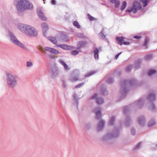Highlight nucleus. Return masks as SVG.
I'll return each mask as SVG.
<instances>
[{
  "mask_svg": "<svg viewBox=\"0 0 157 157\" xmlns=\"http://www.w3.org/2000/svg\"><path fill=\"white\" fill-rule=\"evenodd\" d=\"M16 8L18 14L23 13L25 10H32L33 6L32 3L28 0H18Z\"/></svg>",
  "mask_w": 157,
  "mask_h": 157,
  "instance_id": "obj_1",
  "label": "nucleus"
},
{
  "mask_svg": "<svg viewBox=\"0 0 157 157\" xmlns=\"http://www.w3.org/2000/svg\"><path fill=\"white\" fill-rule=\"evenodd\" d=\"M18 27L20 31L26 35L30 37H36L37 36L38 32L34 27L26 24H19Z\"/></svg>",
  "mask_w": 157,
  "mask_h": 157,
  "instance_id": "obj_2",
  "label": "nucleus"
},
{
  "mask_svg": "<svg viewBox=\"0 0 157 157\" xmlns=\"http://www.w3.org/2000/svg\"><path fill=\"white\" fill-rule=\"evenodd\" d=\"M136 80L135 79H132L129 80H124L121 82V96L123 98L125 97L128 92V87H135L137 85Z\"/></svg>",
  "mask_w": 157,
  "mask_h": 157,
  "instance_id": "obj_3",
  "label": "nucleus"
},
{
  "mask_svg": "<svg viewBox=\"0 0 157 157\" xmlns=\"http://www.w3.org/2000/svg\"><path fill=\"white\" fill-rule=\"evenodd\" d=\"M8 34L10 38V41L12 43L23 49H26V48L25 46L17 40L14 34L10 30H8Z\"/></svg>",
  "mask_w": 157,
  "mask_h": 157,
  "instance_id": "obj_4",
  "label": "nucleus"
},
{
  "mask_svg": "<svg viewBox=\"0 0 157 157\" xmlns=\"http://www.w3.org/2000/svg\"><path fill=\"white\" fill-rule=\"evenodd\" d=\"M7 83L10 87H14L17 84L18 77L15 75L8 74L6 75Z\"/></svg>",
  "mask_w": 157,
  "mask_h": 157,
  "instance_id": "obj_5",
  "label": "nucleus"
},
{
  "mask_svg": "<svg viewBox=\"0 0 157 157\" xmlns=\"http://www.w3.org/2000/svg\"><path fill=\"white\" fill-rule=\"evenodd\" d=\"M119 130L117 128H115L112 133H108L105 135L102 138L103 141H107L110 139L116 138L119 136Z\"/></svg>",
  "mask_w": 157,
  "mask_h": 157,
  "instance_id": "obj_6",
  "label": "nucleus"
},
{
  "mask_svg": "<svg viewBox=\"0 0 157 157\" xmlns=\"http://www.w3.org/2000/svg\"><path fill=\"white\" fill-rule=\"evenodd\" d=\"M142 6L140 3L137 2H134L133 3L132 7L127 9L126 11L128 12L132 11L133 13H136L137 10H140Z\"/></svg>",
  "mask_w": 157,
  "mask_h": 157,
  "instance_id": "obj_7",
  "label": "nucleus"
},
{
  "mask_svg": "<svg viewBox=\"0 0 157 157\" xmlns=\"http://www.w3.org/2000/svg\"><path fill=\"white\" fill-rule=\"evenodd\" d=\"M80 72L77 69H75L72 72L69 77V80L72 82H76L78 80Z\"/></svg>",
  "mask_w": 157,
  "mask_h": 157,
  "instance_id": "obj_8",
  "label": "nucleus"
},
{
  "mask_svg": "<svg viewBox=\"0 0 157 157\" xmlns=\"http://www.w3.org/2000/svg\"><path fill=\"white\" fill-rule=\"evenodd\" d=\"M41 26L42 28L43 36L46 37L47 39L49 40V36L46 37L47 32L49 29L48 25L46 22H44L41 24Z\"/></svg>",
  "mask_w": 157,
  "mask_h": 157,
  "instance_id": "obj_9",
  "label": "nucleus"
},
{
  "mask_svg": "<svg viewBox=\"0 0 157 157\" xmlns=\"http://www.w3.org/2000/svg\"><path fill=\"white\" fill-rule=\"evenodd\" d=\"M38 50L41 53L44 54V56L47 58H49V55L46 52H49V47H44L42 46H39L38 48Z\"/></svg>",
  "mask_w": 157,
  "mask_h": 157,
  "instance_id": "obj_10",
  "label": "nucleus"
},
{
  "mask_svg": "<svg viewBox=\"0 0 157 157\" xmlns=\"http://www.w3.org/2000/svg\"><path fill=\"white\" fill-rule=\"evenodd\" d=\"M36 12L37 14L40 19L44 21H46L47 20V18L43 14L41 8L40 7H38L37 8Z\"/></svg>",
  "mask_w": 157,
  "mask_h": 157,
  "instance_id": "obj_11",
  "label": "nucleus"
},
{
  "mask_svg": "<svg viewBox=\"0 0 157 157\" xmlns=\"http://www.w3.org/2000/svg\"><path fill=\"white\" fill-rule=\"evenodd\" d=\"M59 73V69L56 67H53L51 71V74L53 78H55L57 77Z\"/></svg>",
  "mask_w": 157,
  "mask_h": 157,
  "instance_id": "obj_12",
  "label": "nucleus"
},
{
  "mask_svg": "<svg viewBox=\"0 0 157 157\" xmlns=\"http://www.w3.org/2000/svg\"><path fill=\"white\" fill-rule=\"evenodd\" d=\"M87 43L86 41H80L78 42L77 44V49L81 50V48L85 47Z\"/></svg>",
  "mask_w": 157,
  "mask_h": 157,
  "instance_id": "obj_13",
  "label": "nucleus"
},
{
  "mask_svg": "<svg viewBox=\"0 0 157 157\" xmlns=\"http://www.w3.org/2000/svg\"><path fill=\"white\" fill-rule=\"evenodd\" d=\"M156 94L154 93L150 94L147 96V99L150 102H153L155 100Z\"/></svg>",
  "mask_w": 157,
  "mask_h": 157,
  "instance_id": "obj_14",
  "label": "nucleus"
},
{
  "mask_svg": "<svg viewBox=\"0 0 157 157\" xmlns=\"http://www.w3.org/2000/svg\"><path fill=\"white\" fill-rule=\"evenodd\" d=\"M144 102V100L143 99L140 98L138 100V101H135L133 104L138 108H140L143 105Z\"/></svg>",
  "mask_w": 157,
  "mask_h": 157,
  "instance_id": "obj_15",
  "label": "nucleus"
},
{
  "mask_svg": "<svg viewBox=\"0 0 157 157\" xmlns=\"http://www.w3.org/2000/svg\"><path fill=\"white\" fill-rule=\"evenodd\" d=\"M105 122L103 120H101L98 124L97 130L98 131H101L103 128L104 126Z\"/></svg>",
  "mask_w": 157,
  "mask_h": 157,
  "instance_id": "obj_16",
  "label": "nucleus"
},
{
  "mask_svg": "<svg viewBox=\"0 0 157 157\" xmlns=\"http://www.w3.org/2000/svg\"><path fill=\"white\" fill-rule=\"evenodd\" d=\"M100 109V108L97 107L94 110V112L96 113V118L97 119H99L101 118V112Z\"/></svg>",
  "mask_w": 157,
  "mask_h": 157,
  "instance_id": "obj_17",
  "label": "nucleus"
},
{
  "mask_svg": "<svg viewBox=\"0 0 157 157\" xmlns=\"http://www.w3.org/2000/svg\"><path fill=\"white\" fill-rule=\"evenodd\" d=\"M138 122L140 125L143 126L145 122V117L143 116L139 117L138 119Z\"/></svg>",
  "mask_w": 157,
  "mask_h": 157,
  "instance_id": "obj_18",
  "label": "nucleus"
},
{
  "mask_svg": "<svg viewBox=\"0 0 157 157\" xmlns=\"http://www.w3.org/2000/svg\"><path fill=\"white\" fill-rule=\"evenodd\" d=\"M93 50L95 59L97 60L99 59V50L96 47H94L93 48Z\"/></svg>",
  "mask_w": 157,
  "mask_h": 157,
  "instance_id": "obj_19",
  "label": "nucleus"
},
{
  "mask_svg": "<svg viewBox=\"0 0 157 157\" xmlns=\"http://www.w3.org/2000/svg\"><path fill=\"white\" fill-rule=\"evenodd\" d=\"M58 47L62 48L65 50H71L72 48L73 47L67 45L65 44H61L57 45Z\"/></svg>",
  "mask_w": 157,
  "mask_h": 157,
  "instance_id": "obj_20",
  "label": "nucleus"
},
{
  "mask_svg": "<svg viewBox=\"0 0 157 157\" xmlns=\"http://www.w3.org/2000/svg\"><path fill=\"white\" fill-rule=\"evenodd\" d=\"M60 40L62 42H66L69 40V37L66 35H62L60 37Z\"/></svg>",
  "mask_w": 157,
  "mask_h": 157,
  "instance_id": "obj_21",
  "label": "nucleus"
},
{
  "mask_svg": "<svg viewBox=\"0 0 157 157\" xmlns=\"http://www.w3.org/2000/svg\"><path fill=\"white\" fill-rule=\"evenodd\" d=\"M117 40L118 44L120 45H122L123 42H124V38L122 36H117L116 38Z\"/></svg>",
  "mask_w": 157,
  "mask_h": 157,
  "instance_id": "obj_22",
  "label": "nucleus"
},
{
  "mask_svg": "<svg viewBox=\"0 0 157 157\" xmlns=\"http://www.w3.org/2000/svg\"><path fill=\"white\" fill-rule=\"evenodd\" d=\"M59 62L63 66L65 70L68 71L70 69V68H69L68 65H67L63 60L61 59L59 60Z\"/></svg>",
  "mask_w": 157,
  "mask_h": 157,
  "instance_id": "obj_23",
  "label": "nucleus"
},
{
  "mask_svg": "<svg viewBox=\"0 0 157 157\" xmlns=\"http://www.w3.org/2000/svg\"><path fill=\"white\" fill-rule=\"evenodd\" d=\"M131 121V120L130 117L126 115L125 117V123L126 126H129L130 124Z\"/></svg>",
  "mask_w": 157,
  "mask_h": 157,
  "instance_id": "obj_24",
  "label": "nucleus"
},
{
  "mask_svg": "<svg viewBox=\"0 0 157 157\" xmlns=\"http://www.w3.org/2000/svg\"><path fill=\"white\" fill-rule=\"evenodd\" d=\"M142 61L141 59H139L136 61L135 65V68L136 69H137L140 67Z\"/></svg>",
  "mask_w": 157,
  "mask_h": 157,
  "instance_id": "obj_25",
  "label": "nucleus"
},
{
  "mask_svg": "<svg viewBox=\"0 0 157 157\" xmlns=\"http://www.w3.org/2000/svg\"><path fill=\"white\" fill-rule=\"evenodd\" d=\"M101 92L103 95H106L108 94V92L106 89L104 87V86H102L101 87Z\"/></svg>",
  "mask_w": 157,
  "mask_h": 157,
  "instance_id": "obj_26",
  "label": "nucleus"
},
{
  "mask_svg": "<svg viewBox=\"0 0 157 157\" xmlns=\"http://www.w3.org/2000/svg\"><path fill=\"white\" fill-rule=\"evenodd\" d=\"M104 30L102 29L99 33L98 36L99 38L101 39H104L105 37V36L104 34Z\"/></svg>",
  "mask_w": 157,
  "mask_h": 157,
  "instance_id": "obj_27",
  "label": "nucleus"
},
{
  "mask_svg": "<svg viewBox=\"0 0 157 157\" xmlns=\"http://www.w3.org/2000/svg\"><path fill=\"white\" fill-rule=\"evenodd\" d=\"M50 41L54 44H56L57 43V40L56 37L50 36Z\"/></svg>",
  "mask_w": 157,
  "mask_h": 157,
  "instance_id": "obj_28",
  "label": "nucleus"
},
{
  "mask_svg": "<svg viewBox=\"0 0 157 157\" xmlns=\"http://www.w3.org/2000/svg\"><path fill=\"white\" fill-rule=\"evenodd\" d=\"M50 52L55 54H58L59 53L58 50L54 48H50Z\"/></svg>",
  "mask_w": 157,
  "mask_h": 157,
  "instance_id": "obj_29",
  "label": "nucleus"
},
{
  "mask_svg": "<svg viewBox=\"0 0 157 157\" xmlns=\"http://www.w3.org/2000/svg\"><path fill=\"white\" fill-rule=\"evenodd\" d=\"M103 99L101 98H99L97 99L96 102L98 104H101L104 103Z\"/></svg>",
  "mask_w": 157,
  "mask_h": 157,
  "instance_id": "obj_30",
  "label": "nucleus"
},
{
  "mask_svg": "<svg viewBox=\"0 0 157 157\" xmlns=\"http://www.w3.org/2000/svg\"><path fill=\"white\" fill-rule=\"evenodd\" d=\"M115 120V117L114 116H112L110 119L109 124V125H112L113 124L114 121Z\"/></svg>",
  "mask_w": 157,
  "mask_h": 157,
  "instance_id": "obj_31",
  "label": "nucleus"
},
{
  "mask_svg": "<svg viewBox=\"0 0 157 157\" xmlns=\"http://www.w3.org/2000/svg\"><path fill=\"white\" fill-rule=\"evenodd\" d=\"M140 1L143 4V6L144 7L147 5L149 1V0H140Z\"/></svg>",
  "mask_w": 157,
  "mask_h": 157,
  "instance_id": "obj_32",
  "label": "nucleus"
},
{
  "mask_svg": "<svg viewBox=\"0 0 157 157\" xmlns=\"http://www.w3.org/2000/svg\"><path fill=\"white\" fill-rule=\"evenodd\" d=\"M127 5V3L126 1H124L122 3V5L121 7V10H124L125 8Z\"/></svg>",
  "mask_w": 157,
  "mask_h": 157,
  "instance_id": "obj_33",
  "label": "nucleus"
},
{
  "mask_svg": "<svg viewBox=\"0 0 157 157\" xmlns=\"http://www.w3.org/2000/svg\"><path fill=\"white\" fill-rule=\"evenodd\" d=\"M81 52V50H78L77 48L76 50H75L72 51L71 54L72 55H77L79 52Z\"/></svg>",
  "mask_w": 157,
  "mask_h": 157,
  "instance_id": "obj_34",
  "label": "nucleus"
},
{
  "mask_svg": "<svg viewBox=\"0 0 157 157\" xmlns=\"http://www.w3.org/2000/svg\"><path fill=\"white\" fill-rule=\"evenodd\" d=\"M155 121L154 119H152L150 121L148 124V126L149 127H151L154 125H155Z\"/></svg>",
  "mask_w": 157,
  "mask_h": 157,
  "instance_id": "obj_35",
  "label": "nucleus"
},
{
  "mask_svg": "<svg viewBox=\"0 0 157 157\" xmlns=\"http://www.w3.org/2000/svg\"><path fill=\"white\" fill-rule=\"evenodd\" d=\"M73 25L77 28L79 29L80 28L81 26L77 21H75L73 23Z\"/></svg>",
  "mask_w": 157,
  "mask_h": 157,
  "instance_id": "obj_36",
  "label": "nucleus"
},
{
  "mask_svg": "<svg viewBox=\"0 0 157 157\" xmlns=\"http://www.w3.org/2000/svg\"><path fill=\"white\" fill-rule=\"evenodd\" d=\"M141 143H139L135 146L134 147V150H136L140 148L141 147Z\"/></svg>",
  "mask_w": 157,
  "mask_h": 157,
  "instance_id": "obj_37",
  "label": "nucleus"
},
{
  "mask_svg": "<svg viewBox=\"0 0 157 157\" xmlns=\"http://www.w3.org/2000/svg\"><path fill=\"white\" fill-rule=\"evenodd\" d=\"M96 72L95 71H92L91 72H90L89 73H88L87 74L85 75V77H90L93 75Z\"/></svg>",
  "mask_w": 157,
  "mask_h": 157,
  "instance_id": "obj_38",
  "label": "nucleus"
},
{
  "mask_svg": "<svg viewBox=\"0 0 157 157\" xmlns=\"http://www.w3.org/2000/svg\"><path fill=\"white\" fill-rule=\"evenodd\" d=\"M149 37L148 36H146L145 39L144 41V46H146L147 45V44H148V42L149 41Z\"/></svg>",
  "mask_w": 157,
  "mask_h": 157,
  "instance_id": "obj_39",
  "label": "nucleus"
},
{
  "mask_svg": "<svg viewBox=\"0 0 157 157\" xmlns=\"http://www.w3.org/2000/svg\"><path fill=\"white\" fill-rule=\"evenodd\" d=\"M128 111V107L127 106H124L123 108V111L124 114H126Z\"/></svg>",
  "mask_w": 157,
  "mask_h": 157,
  "instance_id": "obj_40",
  "label": "nucleus"
},
{
  "mask_svg": "<svg viewBox=\"0 0 157 157\" xmlns=\"http://www.w3.org/2000/svg\"><path fill=\"white\" fill-rule=\"evenodd\" d=\"M133 67L132 65H130L127 67L126 68V71L128 72H129Z\"/></svg>",
  "mask_w": 157,
  "mask_h": 157,
  "instance_id": "obj_41",
  "label": "nucleus"
},
{
  "mask_svg": "<svg viewBox=\"0 0 157 157\" xmlns=\"http://www.w3.org/2000/svg\"><path fill=\"white\" fill-rule=\"evenodd\" d=\"M85 83L84 82H82L76 85L75 87V88H78L81 87L83 86Z\"/></svg>",
  "mask_w": 157,
  "mask_h": 157,
  "instance_id": "obj_42",
  "label": "nucleus"
},
{
  "mask_svg": "<svg viewBox=\"0 0 157 157\" xmlns=\"http://www.w3.org/2000/svg\"><path fill=\"white\" fill-rule=\"evenodd\" d=\"M156 72V71L155 70H152L150 71H149L148 73V75L149 76H151L152 74H153L154 73H155Z\"/></svg>",
  "mask_w": 157,
  "mask_h": 157,
  "instance_id": "obj_43",
  "label": "nucleus"
},
{
  "mask_svg": "<svg viewBox=\"0 0 157 157\" xmlns=\"http://www.w3.org/2000/svg\"><path fill=\"white\" fill-rule=\"evenodd\" d=\"M113 78H109L107 81V82L109 83H112L113 82Z\"/></svg>",
  "mask_w": 157,
  "mask_h": 157,
  "instance_id": "obj_44",
  "label": "nucleus"
},
{
  "mask_svg": "<svg viewBox=\"0 0 157 157\" xmlns=\"http://www.w3.org/2000/svg\"><path fill=\"white\" fill-rule=\"evenodd\" d=\"M150 109L152 111L155 110L156 109V107L155 105L152 103L151 104V107Z\"/></svg>",
  "mask_w": 157,
  "mask_h": 157,
  "instance_id": "obj_45",
  "label": "nucleus"
},
{
  "mask_svg": "<svg viewBox=\"0 0 157 157\" xmlns=\"http://www.w3.org/2000/svg\"><path fill=\"white\" fill-rule=\"evenodd\" d=\"M152 58V56L151 54H149L146 55L145 56V59L146 60L150 59Z\"/></svg>",
  "mask_w": 157,
  "mask_h": 157,
  "instance_id": "obj_46",
  "label": "nucleus"
},
{
  "mask_svg": "<svg viewBox=\"0 0 157 157\" xmlns=\"http://www.w3.org/2000/svg\"><path fill=\"white\" fill-rule=\"evenodd\" d=\"M120 2L119 0H117L115 2V7L118 8L120 6Z\"/></svg>",
  "mask_w": 157,
  "mask_h": 157,
  "instance_id": "obj_47",
  "label": "nucleus"
},
{
  "mask_svg": "<svg viewBox=\"0 0 157 157\" xmlns=\"http://www.w3.org/2000/svg\"><path fill=\"white\" fill-rule=\"evenodd\" d=\"M33 63L30 61H27L26 63L27 67H30L33 66Z\"/></svg>",
  "mask_w": 157,
  "mask_h": 157,
  "instance_id": "obj_48",
  "label": "nucleus"
},
{
  "mask_svg": "<svg viewBox=\"0 0 157 157\" xmlns=\"http://www.w3.org/2000/svg\"><path fill=\"white\" fill-rule=\"evenodd\" d=\"M87 16L89 19L90 21H93L94 19V18L89 14H88Z\"/></svg>",
  "mask_w": 157,
  "mask_h": 157,
  "instance_id": "obj_49",
  "label": "nucleus"
},
{
  "mask_svg": "<svg viewBox=\"0 0 157 157\" xmlns=\"http://www.w3.org/2000/svg\"><path fill=\"white\" fill-rule=\"evenodd\" d=\"M73 97L74 99L76 100V103L77 102L78 103V101H77L78 99V97H77V94H74L73 95Z\"/></svg>",
  "mask_w": 157,
  "mask_h": 157,
  "instance_id": "obj_50",
  "label": "nucleus"
},
{
  "mask_svg": "<svg viewBox=\"0 0 157 157\" xmlns=\"http://www.w3.org/2000/svg\"><path fill=\"white\" fill-rule=\"evenodd\" d=\"M131 132L132 135H135L136 133L135 130L133 128H132L131 129Z\"/></svg>",
  "mask_w": 157,
  "mask_h": 157,
  "instance_id": "obj_51",
  "label": "nucleus"
},
{
  "mask_svg": "<svg viewBox=\"0 0 157 157\" xmlns=\"http://www.w3.org/2000/svg\"><path fill=\"white\" fill-rule=\"evenodd\" d=\"M90 127V124H87L86 125L85 129L86 130H88Z\"/></svg>",
  "mask_w": 157,
  "mask_h": 157,
  "instance_id": "obj_52",
  "label": "nucleus"
},
{
  "mask_svg": "<svg viewBox=\"0 0 157 157\" xmlns=\"http://www.w3.org/2000/svg\"><path fill=\"white\" fill-rule=\"evenodd\" d=\"M62 86L63 88H66L67 87V84L65 82L63 81L62 83Z\"/></svg>",
  "mask_w": 157,
  "mask_h": 157,
  "instance_id": "obj_53",
  "label": "nucleus"
},
{
  "mask_svg": "<svg viewBox=\"0 0 157 157\" xmlns=\"http://www.w3.org/2000/svg\"><path fill=\"white\" fill-rule=\"evenodd\" d=\"M133 38L135 39H139L141 38V37L140 36L137 35L134 36Z\"/></svg>",
  "mask_w": 157,
  "mask_h": 157,
  "instance_id": "obj_54",
  "label": "nucleus"
},
{
  "mask_svg": "<svg viewBox=\"0 0 157 157\" xmlns=\"http://www.w3.org/2000/svg\"><path fill=\"white\" fill-rule=\"evenodd\" d=\"M51 3L53 5H56V1L55 0H51Z\"/></svg>",
  "mask_w": 157,
  "mask_h": 157,
  "instance_id": "obj_55",
  "label": "nucleus"
},
{
  "mask_svg": "<svg viewBox=\"0 0 157 157\" xmlns=\"http://www.w3.org/2000/svg\"><path fill=\"white\" fill-rule=\"evenodd\" d=\"M97 97V94H95L91 97L90 99H93L94 98H95Z\"/></svg>",
  "mask_w": 157,
  "mask_h": 157,
  "instance_id": "obj_56",
  "label": "nucleus"
},
{
  "mask_svg": "<svg viewBox=\"0 0 157 157\" xmlns=\"http://www.w3.org/2000/svg\"><path fill=\"white\" fill-rule=\"evenodd\" d=\"M122 52H121L118 53L115 56V59H117L119 57V55Z\"/></svg>",
  "mask_w": 157,
  "mask_h": 157,
  "instance_id": "obj_57",
  "label": "nucleus"
},
{
  "mask_svg": "<svg viewBox=\"0 0 157 157\" xmlns=\"http://www.w3.org/2000/svg\"><path fill=\"white\" fill-rule=\"evenodd\" d=\"M130 43V42H127L124 41L123 42V44L124 45H129Z\"/></svg>",
  "mask_w": 157,
  "mask_h": 157,
  "instance_id": "obj_58",
  "label": "nucleus"
},
{
  "mask_svg": "<svg viewBox=\"0 0 157 157\" xmlns=\"http://www.w3.org/2000/svg\"><path fill=\"white\" fill-rule=\"evenodd\" d=\"M116 1H117V0H110V2L112 3H115Z\"/></svg>",
  "mask_w": 157,
  "mask_h": 157,
  "instance_id": "obj_59",
  "label": "nucleus"
},
{
  "mask_svg": "<svg viewBox=\"0 0 157 157\" xmlns=\"http://www.w3.org/2000/svg\"><path fill=\"white\" fill-rule=\"evenodd\" d=\"M50 57H53L51 55H50Z\"/></svg>",
  "mask_w": 157,
  "mask_h": 157,
  "instance_id": "obj_60",
  "label": "nucleus"
},
{
  "mask_svg": "<svg viewBox=\"0 0 157 157\" xmlns=\"http://www.w3.org/2000/svg\"><path fill=\"white\" fill-rule=\"evenodd\" d=\"M156 147H157V144H156Z\"/></svg>",
  "mask_w": 157,
  "mask_h": 157,
  "instance_id": "obj_61",
  "label": "nucleus"
},
{
  "mask_svg": "<svg viewBox=\"0 0 157 157\" xmlns=\"http://www.w3.org/2000/svg\"><path fill=\"white\" fill-rule=\"evenodd\" d=\"M100 48H98V49H99V50H100Z\"/></svg>",
  "mask_w": 157,
  "mask_h": 157,
  "instance_id": "obj_62",
  "label": "nucleus"
}]
</instances>
